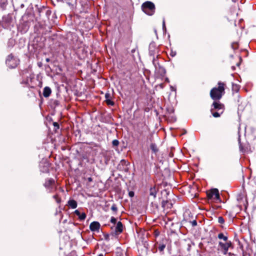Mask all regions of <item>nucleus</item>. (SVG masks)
<instances>
[{"label":"nucleus","mask_w":256,"mask_h":256,"mask_svg":"<svg viewBox=\"0 0 256 256\" xmlns=\"http://www.w3.org/2000/svg\"><path fill=\"white\" fill-rule=\"evenodd\" d=\"M128 195L130 197L132 198L134 196V192L132 191H130L128 192Z\"/></svg>","instance_id":"nucleus-32"},{"label":"nucleus","mask_w":256,"mask_h":256,"mask_svg":"<svg viewBox=\"0 0 256 256\" xmlns=\"http://www.w3.org/2000/svg\"><path fill=\"white\" fill-rule=\"evenodd\" d=\"M68 206L72 208H75L77 206V202L74 200H68Z\"/></svg>","instance_id":"nucleus-16"},{"label":"nucleus","mask_w":256,"mask_h":256,"mask_svg":"<svg viewBox=\"0 0 256 256\" xmlns=\"http://www.w3.org/2000/svg\"><path fill=\"white\" fill-rule=\"evenodd\" d=\"M192 244V242L190 240H184L182 244L184 251L189 252L191 250Z\"/></svg>","instance_id":"nucleus-6"},{"label":"nucleus","mask_w":256,"mask_h":256,"mask_svg":"<svg viewBox=\"0 0 256 256\" xmlns=\"http://www.w3.org/2000/svg\"><path fill=\"white\" fill-rule=\"evenodd\" d=\"M162 28H163L164 30H166L164 19L163 20V22H162Z\"/></svg>","instance_id":"nucleus-31"},{"label":"nucleus","mask_w":256,"mask_h":256,"mask_svg":"<svg viewBox=\"0 0 256 256\" xmlns=\"http://www.w3.org/2000/svg\"><path fill=\"white\" fill-rule=\"evenodd\" d=\"M218 222L220 224H222L224 223V218L222 216H219L218 218Z\"/></svg>","instance_id":"nucleus-25"},{"label":"nucleus","mask_w":256,"mask_h":256,"mask_svg":"<svg viewBox=\"0 0 256 256\" xmlns=\"http://www.w3.org/2000/svg\"><path fill=\"white\" fill-rule=\"evenodd\" d=\"M212 106H214V108L217 110H222L224 108V106L221 104L220 102H213Z\"/></svg>","instance_id":"nucleus-11"},{"label":"nucleus","mask_w":256,"mask_h":256,"mask_svg":"<svg viewBox=\"0 0 256 256\" xmlns=\"http://www.w3.org/2000/svg\"><path fill=\"white\" fill-rule=\"evenodd\" d=\"M212 110H213V109L212 108H211V110H211V112H212Z\"/></svg>","instance_id":"nucleus-43"},{"label":"nucleus","mask_w":256,"mask_h":256,"mask_svg":"<svg viewBox=\"0 0 256 256\" xmlns=\"http://www.w3.org/2000/svg\"><path fill=\"white\" fill-rule=\"evenodd\" d=\"M110 222L112 223H113L114 224H115L116 222V218H114V217H112L111 218V219H110Z\"/></svg>","instance_id":"nucleus-30"},{"label":"nucleus","mask_w":256,"mask_h":256,"mask_svg":"<svg viewBox=\"0 0 256 256\" xmlns=\"http://www.w3.org/2000/svg\"><path fill=\"white\" fill-rule=\"evenodd\" d=\"M112 146H117L119 144V142L117 140H114L112 142Z\"/></svg>","instance_id":"nucleus-23"},{"label":"nucleus","mask_w":256,"mask_h":256,"mask_svg":"<svg viewBox=\"0 0 256 256\" xmlns=\"http://www.w3.org/2000/svg\"><path fill=\"white\" fill-rule=\"evenodd\" d=\"M19 60L12 54L8 56L6 60V64L10 68H14L18 64Z\"/></svg>","instance_id":"nucleus-3"},{"label":"nucleus","mask_w":256,"mask_h":256,"mask_svg":"<svg viewBox=\"0 0 256 256\" xmlns=\"http://www.w3.org/2000/svg\"><path fill=\"white\" fill-rule=\"evenodd\" d=\"M123 230V226L120 222H118L114 229V232L116 234H118L122 232Z\"/></svg>","instance_id":"nucleus-10"},{"label":"nucleus","mask_w":256,"mask_h":256,"mask_svg":"<svg viewBox=\"0 0 256 256\" xmlns=\"http://www.w3.org/2000/svg\"><path fill=\"white\" fill-rule=\"evenodd\" d=\"M207 196L209 199L220 201L219 192L217 188L212 189L207 192Z\"/></svg>","instance_id":"nucleus-4"},{"label":"nucleus","mask_w":256,"mask_h":256,"mask_svg":"<svg viewBox=\"0 0 256 256\" xmlns=\"http://www.w3.org/2000/svg\"><path fill=\"white\" fill-rule=\"evenodd\" d=\"M219 239H222L224 241H226L228 240V237L226 236H224L222 233H220L218 236Z\"/></svg>","instance_id":"nucleus-21"},{"label":"nucleus","mask_w":256,"mask_h":256,"mask_svg":"<svg viewBox=\"0 0 256 256\" xmlns=\"http://www.w3.org/2000/svg\"><path fill=\"white\" fill-rule=\"evenodd\" d=\"M142 11L148 15L152 16L155 12V6L151 2L147 1L142 6Z\"/></svg>","instance_id":"nucleus-2"},{"label":"nucleus","mask_w":256,"mask_h":256,"mask_svg":"<svg viewBox=\"0 0 256 256\" xmlns=\"http://www.w3.org/2000/svg\"><path fill=\"white\" fill-rule=\"evenodd\" d=\"M234 2H236L237 0H232Z\"/></svg>","instance_id":"nucleus-39"},{"label":"nucleus","mask_w":256,"mask_h":256,"mask_svg":"<svg viewBox=\"0 0 256 256\" xmlns=\"http://www.w3.org/2000/svg\"><path fill=\"white\" fill-rule=\"evenodd\" d=\"M74 212L78 216L79 219L80 220H84L86 218V214L84 212L80 213L78 210H75Z\"/></svg>","instance_id":"nucleus-13"},{"label":"nucleus","mask_w":256,"mask_h":256,"mask_svg":"<svg viewBox=\"0 0 256 256\" xmlns=\"http://www.w3.org/2000/svg\"><path fill=\"white\" fill-rule=\"evenodd\" d=\"M175 55V54H172V56H174Z\"/></svg>","instance_id":"nucleus-42"},{"label":"nucleus","mask_w":256,"mask_h":256,"mask_svg":"<svg viewBox=\"0 0 256 256\" xmlns=\"http://www.w3.org/2000/svg\"><path fill=\"white\" fill-rule=\"evenodd\" d=\"M157 194V190L155 186H153L150 189V195L155 198Z\"/></svg>","instance_id":"nucleus-14"},{"label":"nucleus","mask_w":256,"mask_h":256,"mask_svg":"<svg viewBox=\"0 0 256 256\" xmlns=\"http://www.w3.org/2000/svg\"><path fill=\"white\" fill-rule=\"evenodd\" d=\"M175 55V54H172V56H174Z\"/></svg>","instance_id":"nucleus-41"},{"label":"nucleus","mask_w":256,"mask_h":256,"mask_svg":"<svg viewBox=\"0 0 256 256\" xmlns=\"http://www.w3.org/2000/svg\"><path fill=\"white\" fill-rule=\"evenodd\" d=\"M170 112H172H172H174V110H173V108H170Z\"/></svg>","instance_id":"nucleus-37"},{"label":"nucleus","mask_w":256,"mask_h":256,"mask_svg":"<svg viewBox=\"0 0 256 256\" xmlns=\"http://www.w3.org/2000/svg\"><path fill=\"white\" fill-rule=\"evenodd\" d=\"M51 93H52V90H51V89L50 88H49L48 86H46L44 88L43 96H44V97H45V98L48 97L50 95Z\"/></svg>","instance_id":"nucleus-12"},{"label":"nucleus","mask_w":256,"mask_h":256,"mask_svg":"<svg viewBox=\"0 0 256 256\" xmlns=\"http://www.w3.org/2000/svg\"><path fill=\"white\" fill-rule=\"evenodd\" d=\"M54 126L55 127H56L57 128H59L58 124L57 122H54Z\"/></svg>","instance_id":"nucleus-34"},{"label":"nucleus","mask_w":256,"mask_h":256,"mask_svg":"<svg viewBox=\"0 0 256 256\" xmlns=\"http://www.w3.org/2000/svg\"><path fill=\"white\" fill-rule=\"evenodd\" d=\"M150 148L154 153H156L158 152V148L155 144H151L150 145Z\"/></svg>","instance_id":"nucleus-19"},{"label":"nucleus","mask_w":256,"mask_h":256,"mask_svg":"<svg viewBox=\"0 0 256 256\" xmlns=\"http://www.w3.org/2000/svg\"><path fill=\"white\" fill-rule=\"evenodd\" d=\"M156 53V48H153L152 49V46H150V50H149V54L150 56H152L154 57V54Z\"/></svg>","instance_id":"nucleus-20"},{"label":"nucleus","mask_w":256,"mask_h":256,"mask_svg":"<svg viewBox=\"0 0 256 256\" xmlns=\"http://www.w3.org/2000/svg\"><path fill=\"white\" fill-rule=\"evenodd\" d=\"M56 202L58 203H60V199L58 198V195H54L53 196Z\"/></svg>","instance_id":"nucleus-27"},{"label":"nucleus","mask_w":256,"mask_h":256,"mask_svg":"<svg viewBox=\"0 0 256 256\" xmlns=\"http://www.w3.org/2000/svg\"><path fill=\"white\" fill-rule=\"evenodd\" d=\"M218 245L220 246L222 252L226 254L228 252V248L231 246V242H226V243H223L221 242H219Z\"/></svg>","instance_id":"nucleus-5"},{"label":"nucleus","mask_w":256,"mask_h":256,"mask_svg":"<svg viewBox=\"0 0 256 256\" xmlns=\"http://www.w3.org/2000/svg\"><path fill=\"white\" fill-rule=\"evenodd\" d=\"M166 82H168V78H166Z\"/></svg>","instance_id":"nucleus-40"},{"label":"nucleus","mask_w":256,"mask_h":256,"mask_svg":"<svg viewBox=\"0 0 256 256\" xmlns=\"http://www.w3.org/2000/svg\"><path fill=\"white\" fill-rule=\"evenodd\" d=\"M98 256H104L103 254H100Z\"/></svg>","instance_id":"nucleus-38"},{"label":"nucleus","mask_w":256,"mask_h":256,"mask_svg":"<svg viewBox=\"0 0 256 256\" xmlns=\"http://www.w3.org/2000/svg\"><path fill=\"white\" fill-rule=\"evenodd\" d=\"M105 98H106V100H107V99H110V94H108V93H106V94H105Z\"/></svg>","instance_id":"nucleus-33"},{"label":"nucleus","mask_w":256,"mask_h":256,"mask_svg":"<svg viewBox=\"0 0 256 256\" xmlns=\"http://www.w3.org/2000/svg\"><path fill=\"white\" fill-rule=\"evenodd\" d=\"M232 47L234 50H236L238 48V44L236 42H234L232 44Z\"/></svg>","instance_id":"nucleus-26"},{"label":"nucleus","mask_w":256,"mask_h":256,"mask_svg":"<svg viewBox=\"0 0 256 256\" xmlns=\"http://www.w3.org/2000/svg\"><path fill=\"white\" fill-rule=\"evenodd\" d=\"M162 205L163 208H170L172 207V204L169 202L168 200H163Z\"/></svg>","instance_id":"nucleus-17"},{"label":"nucleus","mask_w":256,"mask_h":256,"mask_svg":"<svg viewBox=\"0 0 256 256\" xmlns=\"http://www.w3.org/2000/svg\"><path fill=\"white\" fill-rule=\"evenodd\" d=\"M54 180L52 178H50L46 181L44 186L49 190V192H51L54 186Z\"/></svg>","instance_id":"nucleus-7"},{"label":"nucleus","mask_w":256,"mask_h":256,"mask_svg":"<svg viewBox=\"0 0 256 256\" xmlns=\"http://www.w3.org/2000/svg\"><path fill=\"white\" fill-rule=\"evenodd\" d=\"M167 242L168 240L166 238H162L159 243L157 242V244H158V248L160 252H162L164 250Z\"/></svg>","instance_id":"nucleus-9"},{"label":"nucleus","mask_w":256,"mask_h":256,"mask_svg":"<svg viewBox=\"0 0 256 256\" xmlns=\"http://www.w3.org/2000/svg\"><path fill=\"white\" fill-rule=\"evenodd\" d=\"M88 180L89 182H91L92 181V178L91 177L88 178Z\"/></svg>","instance_id":"nucleus-35"},{"label":"nucleus","mask_w":256,"mask_h":256,"mask_svg":"<svg viewBox=\"0 0 256 256\" xmlns=\"http://www.w3.org/2000/svg\"><path fill=\"white\" fill-rule=\"evenodd\" d=\"M192 226H195L197 225V222L196 220H194L192 222H190Z\"/></svg>","instance_id":"nucleus-28"},{"label":"nucleus","mask_w":256,"mask_h":256,"mask_svg":"<svg viewBox=\"0 0 256 256\" xmlns=\"http://www.w3.org/2000/svg\"><path fill=\"white\" fill-rule=\"evenodd\" d=\"M222 113V111L220 112V113H219L218 112H212V116L214 117V118H218V117H220V114Z\"/></svg>","instance_id":"nucleus-22"},{"label":"nucleus","mask_w":256,"mask_h":256,"mask_svg":"<svg viewBox=\"0 0 256 256\" xmlns=\"http://www.w3.org/2000/svg\"><path fill=\"white\" fill-rule=\"evenodd\" d=\"M157 58H158V56H156V58L154 57L152 58V64H153L156 70H158V66H160V64L159 62H158Z\"/></svg>","instance_id":"nucleus-18"},{"label":"nucleus","mask_w":256,"mask_h":256,"mask_svg":"<svg viewBox=\"0 0 256 256\" xmlns=\"http://www.w3.org/2000/svg\"><path fill=\"white\" fill-rule=\"evenodd\" d=\"M218 87L212 88L210 92V96L211 98L215 100H219L224 94V84L222 82H218Z\"/></svg>","instance_id":"nucleus-1"},{"label":"nucleus","mask_w":256,"mask_h":256,"mask_svg":"<svg viewBox=\"0 0 256 256\" xmlns=\"http://www.w3.org/2000/svg\"><path fill=\"white\" fill-rule=\"evenodd\" d=\"M156 71L157 72H158L162 76H164L166 74V70L161 66H158V69L156 70Z\"/></svg>","instance_id":"nucleus-15"},{"label":"nucleus","mask_w":256,"mask_h":256,"mask_svg":"<svg viewBox=\"0 0 256 256\" xmlns=\"http://www.w3.org/2000/svg\"><path fill=\"white\" fill-rule=\"evenodd\" d=\"M100 224L98 222H93L90 225V228L92 232H98L100 228Z\"/></svg>","instance_id":"nucleus-8"},{"label":"nucleus","mask_w":256,"mask_h":256,"mask_svg":"<svg viewBox=\"0 0 256 256\" xmlns=\"http://www.w3.org/2000/svg\"><path fill=\"white\" fill-rule=\"evenodd\" d=\"M106 102L108 105L113 106L114 104V102L112 101L110 99L106 100Z\"/></svg>","instance_id":"nucleus-24"},{"label":"nucleus","mask_w":256,"mask_h":256,"mask_svg":"<svg viewBox=\"0 0 256 256\" xmlns=\"http://www.w3.org/2000/svg\"><path fill=\"white\" fill-rule=\"evenodd\" d=\"M111 210L114 212H116L117 210V208L116 204H113L111 208Z\"/></svg>","instance_id":"nucleus-29"},{"label":"nucleus","mask_w":256,"mask_h":256,"mask_svg":"<svg viewBox=\"0 0 256 256\" xmlns=\"http://www.w3.org/2000/svg\"><path fill=\"white\" fill-rule=\"evenodd\" d=\"M46 62H50V58H46Z\"/></svg>","instance_id":"nucleus-36"}]
</instances>
